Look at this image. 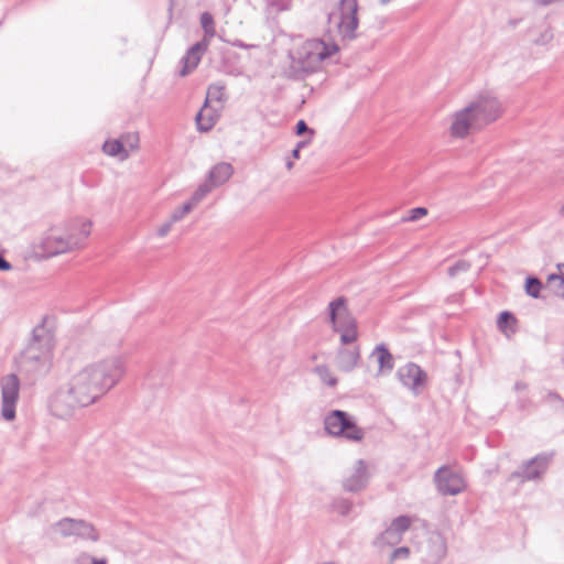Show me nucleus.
<instances>
[{"label": "nucleus", "mask_w": 564, "mask_h": 564, "mask_svg": "<svg viewBox=\"0 0 564 564\" xmlns=\"http://www.w3.org/2000/svg\"><path fill=\"white\" fill-rule=\"evenodd\" d=\"M12 269V265L10 262H8L4 258L0 256V270L2 271H9Z\"/></svg>", "instance_id": "nucleus-41"}, {"label": "nucleus", "mask_w": 564, "mask_h": 564, "mask_svg": "<svg viewBox=\"0 0 564 564\" xmlns=\"http://www.w3.org/2000/svg\"><path fill=\"white\" fill-rule=\"evenodd\" d=\"M371 357L377 359L380 375L388 373L393 369V357L384 345L376 346Z\"/></svg>", "instance_id": "nucleus-22"}, {"label": "nucleus", "mask_w": 564, "mask_h": 564, "mask_svg": "<svg viewBox=\"0 0 564 564\" xmlns=\"http://www.w3.org/2000/svg\"><path fill=\"white\" fill-rule=\"evenodd\" d=\"M381 6H388L393 0H378Z\"/></svg>", "instance_id": "nucleus-47"}, {"label": "nucleus", "mask_w": 564, "mask_h": 564, "mask_svg": "<svg viewBox=\"0 0 564 564\" xmlns=\"http://www.w3.org/2000/svg\"><path fill=\"white\" fill-rule=\"evenodd\" d=\"M397 376L400 382L415 395L421 393L427 380L426 372L413 362L400 367Z\"/></svg>", "instance_id": "nucleus-14"}, {"label": "nucleus", "mask_w": 564, "mask_h": 564, "mask_svg": "<svg viewBox=\"0 0 564 564\" xmlns=\"http://www.w3.org/2000/svg\"><path fill=\"white\" fill-rule=\"evenodd\" d=\"M327 321L333 332L339 334L341 345H350L357 341V321L350 314L345 297L340 296L328 303Z\"/></svg>", "instance_id": "nucleus-5"}, {"label": "nucleus", "mask_w": 564, "mask_h": 564, "mask_svg": "<svg viewBox=\"0 0 564 564\" xmlns=\"http://www.w3.org/2000/svg\"><path fill=\"white\" fill-rule=\"evenodd\" d=\"M560 214L564 217V202H563V205L560 208Z\"/></svg>", "instance_id": "nucleus-49"}, {"label": "nucleus", "mask_w": 564, "mask_h": 564, "mask_svg": "<svg viewBox=\"0 0 564 564\" xmlns=\"http://www.w3.org/2000/svg\"><path fill=\"white\" fill-rule=\"evenodd\" d=\"M416 551L426 564H438L447 554L445 536L438 531L426 532L417 543Z\"/></svg>", "instance_id": "nucleus-10"}, {"label": "nucleus", "mask_w": 564, "mask_h": 564, "mask_svg": "<svg viewBox=\"0 0 564 564\" xmlns=\"http://www.w3.org/2000/svg\"><path fill=\"white\" fill-rule=\"evenodd\" d=\"M219 118L218 110L209 107L208 104H204L200 111L196 115L195 121L197 129L202 132H207L213 129Z\"/></svg>", "instance_id": "nucleus-21"}, {"label": "nucleus", "mask_w": 564, "mask_h": 564, "mask_svg": "<svg viewBox=\"0 0 564 564\" xmlns=\"http://www.w3.org/2000/svg\"><path fill=\"white\" fill-rule=\"evenodd\" d=\"M285 165H286L288 170H291L293 167L294 163L292 160H288Z\"/></svg>", "instance_id": "nucleus-46"}, {"label": "nucleus", "mask_w": 564, "mask_h": 564, "mask_svg": "<svg viewBox=\"0 0 564 564\" xmlns=\"http://www.w3.org/2000/svg\"><path fill=\"white\" fill-rule=\"evenodd\" d=\"M412 519L408 516L395 518L390 527L377 539L378 545H395L402 540V535L411 527Z\"/></svg>", "instance_id": "nucleus-17"}, {"label": "nucleus", "mask_w": 564, "mask_h": 564, "mask_svg": "<svg viewBox=\"0 0 564 564\" xmlns=\"http://www.w3.org/2000/svg\"><path fill=\"white\" fill-rule=\"evenodd\" d=\"M52 531L62 538L76 536L91 542L100 538L94 524L82 519L64 518L52 525Z\"/></svg>", "instance_id": "nucleus-9"}, {"label": "nucleus", "mask_w": 564, "mask_h": 564, "mask_svg": "<svg viewBox=\"0 0 564 564\" xmlns=\"http://www.w3.org/2000/svg\"><path fill=\"white\" fill-rule=\"evenodd\" d=\"M513 319L512 315L509 312H502L499 315L498 324L501 327L502 324L507 323L508 321Z\"/></svg>", "instance_id": "nucleus-40"}, {"label": "nucleus", "mask_w": 564, "mask_h": 564, "mask_svg": "<svg viewBox=\"0 0 564 564\" xmlns=\"http://www.w3.org/2000/svg\"><path fill=\"white\" fill-rule=\"evenodd\" d=\"M120 345H121V340H120V339H117V340H115V341L111 344V346H112V347H116V348L120 347Z\"/></svg>", "instance_id": "nucleus-48"}, {"label": "nucleus", "mask_w": 564, "mask_h": 564, "mask_svg": "<svg viewBox=\"0 0 564 564\" xmlns=\"http://www.w3.org/2000/svg\"><path fill=\"white\" fill-rule=\"evenodd\" d=\"M525 387L527 386L523 382H517L514 386L516 390H523Z\"/></svg>", "instance_id": "nucleus-45"}, {"label": "nucleus", "mask_w": 564, "mask_h": 564, "mask_svg": "<svg viewBox=\"0 0 564 564\" xmlns=\"http://www.w3.org/2000/svg\"><path fill=\"white\" fill-rule=\"evenodd\" d=\"M552 39L553 32L546 24H541L529 32V40L535 45H547Z\"/></svg>", "instance_id": "nucleus-23"}, {"label": "nucleus", "mask_w": 564, "mask_h": 564, "mask_svg": "<svg viewBox=\"0 0 564 564\" xmlns=\"http://www.w3.org/2000/svg\"><path fill=\"white\" fill-rule=\"evenodd\" d=\"M20 381L15 375H8L1 380V416L6 421L15 417L19 401Z\"/></svg>", "instance_id": "nucleus-13"}, {"label": "nucleus", "mask_w": 564, "mask_h": 564, "mask_svg": "<svg viewBox=\"0 0 564 564\" xmlns=\"http://www.w3.org/2000/svg\"><path fill=\"white\" fill-rule=\"evenodd\" d=\"M437 491L443 496H456L466 489L464 476L448 466L440 467L434 475Z\"/></svg>", "instance_id": "nucleus-12"}, {"label": "nucleus", "mask_w": 564, "mask_h": 564, "mask_svg": "<svg viewBox=\"0 0 564 564\" xmlns=\"http://www.w3.org/2000/svg\"><path fill=\"white\" fill-rule=\"evenodd\" d=\"M102 151L107 155L117 158L120 161H124L129 158V153H127V151L123 149L119 138L105 141Z\"/></svg>", "instance_id": "nucleus-24"}, {"label": "nucleus", "mask_w": 564, "mask_h": 564, "mask_svg": "<svg viewBox=\"0 0 564 564\" xmlns=\"http://www.w3.org/2000/svg\"><path fill=\"white\" fill-rule=\"evenodd\" d=\"M324 430L333 437L348 442H361L366 435L362 427L358 426L356 417L341 410H332L324 416Z\"/></svg>", "instance_id": "nucleus-6"}, {"label": "nucleus", "mask_w": 564, "mask_h": 564, "mask_svg": "<svg viewBox=\"0 0 564 564\" xmlns=\"http://www.w3.org/2000/svg\"><path fill=\"white\" fill-rule=\"evenodd\" d=\"M234 174V167L230 163L220 162L214 165L207 177V183L212 185V187H217L225 184Z\"/></svg>", "instance_id": "nucleus-20"}, {"label": "nucleus", "mask_w": 564, "mask_h": 564, "mask_svg": "<svg viewBox=\"0 0 564 564\" xmlns=\"http://www.w3.org/2000/svg\"><path fill=\"white\" fill-rule=\"evenodd\" d=\"M225 100V88L221 85H210L207 89V97L205 104L209 101L223 102Z\"/></svg>", "instance_id": "nucleus-31"}, {"label": "nucleus", "mask_w": 564, "mask_h": 564, "mask_svg": "<svg viewBox=\"0 0 564 564\" xmlns=\"http://www.w3.org/2000/svg\"><path fill=\"white\" fill-rule=\"evenodd\" d=\"M304 132H308L311 137H313L314 131L312 129H308L307 124L304 120H300L296 123V133L302 134Z\"/></svg>", "instance_id": "nucleus-39"}, {"label": "nucleus", "mask_w": 564, "mask_h": 564, "mask_svg": "<svg viewBox=\"0 0 564 564\" xmlns=\"http://www.w3.org/2000/svg\"><path fill=\"white\" fill-rule=\"evenodd\" d=\"M358 0H340L328 15L329 29L344 40L356 37L358 28Z\"/></svg>", "instance_id": "nucleus-7"}, {"label": "nucleus", "mask_w": 564, "mask_h": 564, "mask_svg": "<svg viewBox=\"0 0 564 564\" xmlns=\"http://www.w3.org/2000/svg\"><path fill=\"white\" fill-rule=\"evenodd\" d=\"M292 158L299 159L300 158V149L295 147V149L292 151Z\"/></svg>", "instance_id": "nucleus-44"}, {"label": "nucleus", "mask_w": 564, "mask_h": 564, "mask_svg": "<svg viewBox=\"0 0 564 564\" xmlns=\"http://www.w3.org/2000/svg\"><path fill=\"white\" fill-rule=\"evenodd\" d=\"M90 564H107V560L106 558L93 557L91 561H90Z\"/></svg>", "instance_id": "nucleus-42"}, {"label": "nucleus", "mask_w": 564, "mask_h": 564, "mask_svg": "<svg viewBox=\"0 0 564 564\" xmlns=\"http://www.w3.org/2000/svg\"><path fill=\"white\" fill-rule=\"evenodd\" d=\"M200 25L204 30V37L199 42H205L209 46L212 39L216 35L215 21L209 12L202 13Z\"/></svg>", "instance_id": "nucleus-25"}, {"label": "nucleus", "mask_w": 564, "mask_h": 564, "mask_svg": "<svg viewBox=\"0 0 564 564\" xmlns=\"http://www.w3.org/2000/svg\"><path fill=\"white\" fill-rule=\"evenodd\" d=\"M468 269H469V263L468 262L459 261L455 265H452L448 269V274L451 276H454V275H456L457 272H459V271H467Z\"/></svg>", "instance_id": "nucleus-37"}, {"label": "nucleus", "mask_w": 564, "mask_h": 564, "mask_svg": "<svg viewBox=\"0 0 564 564\" xmlns=\"http://www.w3.org/2000/svg\"><path fill=\"white\" fill-rule=\"evenodd\" d=\"M466 106L470 109V113L480 130L498 120L503 113L501 101L489 91L477 95Z\"/></svg>", "instance_id": "nucleus-8"}, {"label": "nucleus", "mask_w": 564, "mask_h": 564, "mask_svg": "<svg viewBox=\"0 0 564 564\" xmlns=\"http://www.w3.org/2000/svg\"><path fill=\"white\" fill-rule=\"evenodd\" d=\"M268 7L274 12L289 11L292 9V0H265Z\"/></svg>", "instance_id": "nucleus-34"}, {"label": "nucleus", "mask_w": 564, "mask_h": 564, "mask_svg": "<svg viewBox=\"0 0 564 564\" xmlns=\"http://www.w3.org/2000/svg\"><path fill=\"white\" fill-rule=\"evenodd\" d=\"M192 210H193V208L191 207V205H188L185 202L181 206H177L176 208L173 209V212L169 216V219L173 224H176V223L183 220Z\"/></svg>", "instance_id": "nucleus-32"}, {"label": "nucleus", "mask_w": 564, "mask_h": 564, "mask_svg": "<svg viewBox=\"0 0 564 564\" xmlns=\"http://www.w3.org/2000/svg\"><path fill=\"white\" fill-rule=\"evenodd\" d=\"M369 478L370 474L366 462L359 459L347 471L343 480V487L346 491L358 492L367 487Z\"/></svg>", "instance_id": "nucleus-16"}, {"label": "nucleus", "mask_w": 564, "mask_h": 564, "mask_svg": "<svg viewBox=\"0 0 564 564\" xmlns=\"http://www.w3.org/2000/svg\"><path fill=\"white\" fill-rule=\"evenodd\" d=\"M409 555H410L409 547H405V546L398 547L391 554V561H394L398 558H406Z\"/></svg>", "instance_id": "nucleus-38"}, {"label": "nucleus", "mask_w": 564, "mask_h": 564, "mask_svg": "<svg viewBox=\"0 0 564 564\" xmlns=\"http://www.w3.org/2000/svg\"><path fill=\"white\" fill-rule=\"evenodd\" d=\"M551 459V454L536 455L525 463L519 470L512 473L510 478H520L521 481L535 480L545 473Z\"/></svg>", "instance_id": "nucleus-15"}, {"label": "nucleus", "mask_w": 564, "mask_h": 564, "mask_svg": "<svg viewBox=\"0 0 564 564\" xmlns=\"http://www.w3.org/2000/svg\"><path fill=\"white\" fill-rule=\"evenodd\" d=\"M314 373L318 377L322 383L328 388H335L338 383V378L326 365L316 366Z\"/></svg>", "instance_id": "nucleus-26"}, {"label": "nucleus", "mask_w": 564, "mask_h": 564, "mask_svg": "<svg viewBox=\"0 0 564 564\" xmlns=\"http://www.w3.org/2000/svg\"><path fill=\"white\" fill-rule=\"evenodd\" d=\"M337 52L335 44H327L322 40L304 42L291 56V67L296 74L317 72L323 62Z\"/></svg>", "instance_id": "nucleus-4"}, {"label": "nucleus", "mask_w": 564, "mask_h": 564, "mask_svg": "<svg viewBox=\"0 0 564 564\" xmlns=\"http://www.w3.org/2000/svg\"><path fill=\"white\" fill-rule=\"evenodd\" d=\"M119 140L129 155L139 149L140 138L137 132L123 133L119 137Z\"/></svg>", "instance_id": "nucleus-28"}, {"label": "nucleus", "mask_w": 564, "mask_h": 564, "mask_svg": "<svg viewBox=\"0 0 564 564\" xmlns=\"http://www.w3.org/2000/svg\"><path fill=\"white\" fill-rule=\"evenodd\" d=\"M126 372L127 359L120 354L86 364L51 395V414L62 420L74 417L78 410L99 402L119 384Z\"/></svg>", "instance_id": "nucleus-1"}, {"label": "nucleus", "mask_w": 564, "mask_h": 564, "mask_svg": "<svg viewBox=\"0 0 564 564\" xmlns=\"http://www.w3.org/2000/svg\"><path fill=\"white\" fill-rule=\"evenodd\" d=\"M547 288L553 294L564 297V278L558 274H550L547 278Z\"/></svg>", "instance_id": "nucleus-30"}, {"label": "nucleus", "mask_w": 564, "mask_h": 564, "mask_svg": "<svg viewBox=\"0 0 564 564\" xmlns=\"http://www.w3.org/2000/svg\"><path fill=\"white\" fill-rule=\"evenodd\" d=\"M54 347L53 333L43 325L36 326L17 360L19 371L29 377L47 373L53 364Z\"/></svg>", "instance_id": "nucleus-3"}, {"label": "nucleus", "mask_w": 564, "mask_h": 564, "mask_svg": "<svg viewBox=\"0 0 564 564\" xmlns=\"http://www.w3.org/2000/svg\"><path fill=\"white\" fill-rule=\"evenodd\" d=\"M173 225H174V224H173V223L167 218L165 221H163V223H162V224L156 228V236H158L159 238H164V237H166V236L170 234V231H171V229H172Z\"/></svg>", "instance_id": "nucleus-36"}, {"label": "nucleus", "mask_w": 564, "mask_h": 564, "mask_svg": "<svg viewBox=\"0 0 564 564\" xmlns=\"http://www.w3.org/2000/svg\"><path fill=\"white\" fill-rule=\"evenodd\" d=\"M212 189L213 187L209 185V183L205 182L200 184L186 203L191 205L193 209L196 208L200 202H203L205 197L212 192Z\"/></svg>", "instance_id": "nucleus-27"}, {"label": "nucleus", "mask_w": 564, "mask_h": 564, "mask_svg": "<svg viewBox=\"0 0 564 564\" xmlns=\"http://www.w3.org/2000/svg\"><path fill=\"white\" fill-rule=\"evenodd\" d=\"M427 215L425 207H416L409 210L408 216L403 217V221H416Z\"/></svg>", "instance_id": "nucleus-35"}, {"label": "nucleus", "mask_w": 564, "mask_h": 564, "mask_svg": "<svg viewBox=\"0 0 564 564\" xmlns=\"http://www.w3.org/2000/svg\"><path fill=\"white\" fill-rule=\"evenodd\" d=\"M478 130L480 129L466 105L451 112L446 118V133L453 140L466 139Z\"/></svg>", "instance_id": "nucleus-11"}, {"label": "nucleus", "mask_w": 564, "mask_h": 564, "mask_svg": "<svg viewBox=\"0 0 564 564\" xmlns=\"http://www.w3.org/2000/svg\"><path fill=\"white\" fill-rule=\"evenodd\" d=\"M310 141L311 139L306 141H301L296 144V148L301 150L302 148L306 147L310 143Z\"/></svg>", "instance_id": "nucleus-43"}, {"label": "nucleus", "mask_w": 564, "mask_h": 564, "mask_svg": "<svg viewBox=\"0 0 564 564\" xmlns=\"http://www.w3.org/2000/svg\"><path fill=\"white\" fill-rule=\"evenodd\" d=\"M338 349L336 355V366L340 371L350 372L352 371L359 364L360 360V348L358 345L350 344L344 345Z\"/></svg>", "instance_id": "nucleus-18"}, {"label": "nucleus", "mask_w": 564, "mask_h": 564, "mask_svg": "<svg viewBox=\"0 0 564 564\" xmlns=\"http://www.w3.org/2000/svg\"><path fill=\"white\" fill-rule=\"evenodd\" d=\"M352 508V502L345 498H337L330 503V510L343 517L349 516Z\"/></svg>", "instance_id": "nucleus-29"}, {"label": "nucleus", "mask_w": 564, "mask_h": 564, "mask_svg": "<svg viewBox=\"0 0 564 564\" xmlns=\"http://www.w3.org/2000/svg\"><path fill=\"white\" fill-rule=\"evenodd\" d=\"M525 293L533 297V299H539L540 297V292H541V289H542V283L539 279L536 278H528L527 281H525Z\"/></svg>", "instance_id": "nucleus-33"}, {"label": "nucleus", "mask_w": 564, "mask_h": 564, "mask_svg": "<svg viewBox=\"0 0 564 564\" xmlns=\"http://www.w3.org/2000/svg\"><path fill=\"white\" fill-rule=\"evenodd\" d=\"M208 45L205 42H197L191 48H188L186 55L182 58V68L180 70L181 76H186L192 73L199 64L202 56L207 51Z\"/></svg>", "instance_id": "nucleus-19"}, {"label": "nucleus", "mask_w": 564, "mask_h": 564, "mask_svg": "<svg viewBox=\"0 0 564 564\" xmlns=\"http://www.w3.org/2000/svg\"><path fill=\"white\" fill-rule=\"evenodd\" d=\"M91 228L93 221L85 217L51 226L34 242V254L46 259L82 250L87 246Z\"/></svg>", "instance_id": "nucleus-2"}]
</instances>
